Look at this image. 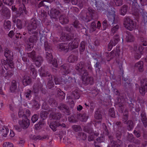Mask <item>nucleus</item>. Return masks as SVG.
<instances>
[{"label": "nucleus", "instance_id": "nucleus-1", "mask_svg": "<svg viewBox=\"0 0 147 147\" xmlns=\"http://www.w3.org/2000/svg\"><path fill=\"white\" fill-rule=\"evenodd\" d=\"M40 24V20H36L35 18H32L28 23L27 29L30 34H37L36 31H34L37 28L39 24Z\"/></svg>", "mask_w": 147, "mask_h": 147}, {"label": "nucleus", "instance_id": "nucleus-2", "mask_svg": "<svg viewBox=\"0 0 147 147\" xmlns=\"http://www.w3.org/2000/svg\"><path fill=\"white\" fill-rule=\"evenodd\" d=\"M124 26L130 31L133 30L135 27L134 21L129 16H126L123 20Z\"/></svg>", "mask_w": 147, "mask_h": 147}, {"label": "nucleus", "instance_id": "nucleus-3", "mask_svg": "<svg viewBox=\"0 0 147 147\" xmlns=\"http://www.w3.org/2000/svg\"><path fill=\"white\" fill-rule=\"evenodd\" d=\"M56 109L50 108L48 111L50 113L49 115L50 120H59L61 117L62 115L61 113L56 111Z\"/></svg>", "mask_w": 147, "mask_h": 147}, {"label": "nucleus", "instance_id": "nucleus-4", "mask_svg": "<svg viewBox=\"0 0 147 147\" xmlns=\"http://www.w3.org/2000/svg\"><path fill=\"white\" fill-rule=\"evenodd\" d=\"M46 113V111H42L40 113V116L41 119V120H40L38 122V124H37L35 125V129L36 130H38L40 129L44 125L45 122L44 120L45 119L47 118V115L49 113Z\"/></svg>", "mask_w": 147, "mask_h": 147}, {"label": "nucleus", "instance_id": "nucleus-5", "mask_svg": "<svg viewBox=\"0 0 147 147\" xmlns=\"http://www.w3.org/2000/svg\"><path fill=\"white\" fill-rule=\"evenodd\" d=\"M84 66V63L83 62H80L76 66L75 69L80 75L84 74V76H85L87 74V71L85 69Z\"/></svg>", "mask_w": 147, "mask_h": 147}, {"label": "nucleus", "instance_id": "nucleus-6", "mask_svg": "<svg viewBox=\"0 0 147 147\" xmlns=\"http://www.w3.org/2000/svg\"><path fill=\"white\" fill-rule=\"evenodd\" d=\"M141 86L139 88L140 92L142 96L144 95L146 92H147V78H144L140 82Z\"/></svg>", "mask_w": 147, "mask_h": 147}, {"label": "nucleus", "instance_id": "nucleus-7", "mask_svg": "<svg viewBox=\"0 0 147 147\" xmlns=\"http://www.w3.org/2000/svg\"><path fill=\"white\" fill-rule=\"evenodd\" d=\"M122 84L125 89H128L131 87L132 83L131 82L128 77L126 76L122 75Z\"/></svg>", "mask_w": 147, "mask_h": 147}, {"label": "nucleus", "instance_id": "nucleus-8", "mask_svg": "<svg viewBox=\"0 0 147 147\" xmlns=\"http://www.w3.org/2000/svg\"><path fill=\"white\" fill-rule=\"evenodd\" d=\"M59 126H61L63 127L66 128L67 127V126L65 123H63L61 124L57 121L51 122L50 125V127L54 131H56L57 128Z\"/></svg>", "mask_w": 147, "mask_h": 147}, {"label": "nucleus", "instance_id": "nucleus-9", "mask_svg": "<svg viewBox=\"0 0 147 147\" xmlns=\"http://www.w3.org/2000/svg\"><path fill=\"white\" fill-rule=\"evenodd\" d=\"M107 16L109 19L110 23L113 24L114 22L115 12L113 10V8L107 10Z\"/></svg>", "mask_w": 147, "mask_h": 147}, {"label": "nucleus", "instance_id": "nucleus-10", "mask_svg": "<svg viewBox=\"0 0 147 147\" xmlns=\"http://www.w3.org/2000/svg\"><path fill=\"white\" fill-rule=\"evenodd\" d=\"M1 14L4 18H9L11 14L9 9L7 7H3L0 10Z\"/></svg>", "mask_w": 147, "mask_h": 147}, {"label": "nucleus", "instance_id": "nucleus-11", "mask_svg": "<svg viewBox=\"0 0 147 147\" xmlns=\"http://www.w3.org/2000/svg\"><path fill=\"white\" fill-rule=\"evenodd\" d=\"M11 61L7 59H6V60L2 59L1 60L2 64L3 65H4V67L6 70L8 69L9 67L12 68L14 67L13 61Z\"/></svg>", "mask_w": 147, "mask_h": 147}, {"label": "nucleus", "instance_id": "nucleus-12", "mask_svg": "<svg viewBox=\"0 0 147 147\" xmlns=\"http://www.w3.org/2000/svg\"><path fill=\"white\" fill-rule=\"evenodd\" d=\"M57 47L59 51H63L65 52H67L69 50L68 45L67 43H62L58 44Z\"/></svg>", "mask_w": 147, "mask_h": 147}, {"label": "nucleus", "instance_id": "nucleus-13", "mask_svg": "<svg viewBox=\"0 0 147 147\" xmlns=\"http://www.w3.org/2000/svg\"><path fill=\"white\" fill-rule=\"evenodd\" d=\"M19 124L21 127L24 129L27 128L30 125L29 120L26 118L22 121H19Z\"/></svg>", "mask_w": 147, "mask_h": 147}, {"label": "nucleus", "instance_id": "nucleus-14", "mask_svg": "<svg viewBox=\"0 0 147 147\" xmlns=\"http://www.w3.org/2000/svg\"><path fill=\"white\" fill-rule=\"evenodd\" d=\"M51 2V1L49 0H42L38 4V7L39 8L42 7H44L46 9H48L50 5L49 3Z\"/></svg>", "mask_w": 147, "mask_h": 147}, {"label": "nucleus", "instance_id": "nucleus-15", "mask_svg": "<svg viewBox=\"0 0 147 147\" xmlns=\"http://www.w3.org/2000/svg\"><path fill=\"white\" fill-rule=\"evenodd\" d=\"M60 11L55 8H52L50 11V16L51 18L57 19V17L59 14Z\"/></svg>", "mask_w": 147, "mask_h": 147}, {"label": "nucleus", "instance_id": "nucleus-16", "mask_svg": "<svg viewBox=\"0 0 147 147\" xmlns=\"http://www.w3.org/2000/svg\"><path fill=\"white\" fill-rule=\"evenodd\" d=\"M4 55L7 59L10 61H12L13 59V54L12 52L10 51L8 48H6L4 52Z\"/></svg>", "mask_w": 147, "mask_h": 147}, {"label": "nucleus", "instance_id": "nucleus-17", "mask_svg": "<svg viewBox=\"0 0 147 147\" xmlns=\"http://www.w3.org/2000/svg\"><path fill=\"white\" fill-rule=\"evenodd\" d=\"M88 75V72H87V74L86 76H84V74L82 76V80L85 82L86 84H88L89 83L91 84L93 82V78L92 77H87Z\"/></svg>", "mask_w": 147, "mask_h": 147}, {"label": "nucleus", "instance_id": "nucleus-18", "mask_svg": "<svg viewBox=\"0 0 147 147\" xmlns=\"http://www.w3.org/2000/svg\"><path fill=\"white\" fill-rule=\"evenodd\" d=\"M61 69L63 71L62 74L63 75H66L69 73L71 71L69 69V65L67 64H64L61 66Z\"/></svg>", "mask_w": 147, "mask_h": 147}, {"label": "nucleus", "instance_id": "nucleus-19", "mask_svg": "<svg viewBox=\"0 0 147 147\" xmlns=\"http://www.w3.org/2000/svg\"><path fill=\"white\" fill-rule=\"evenodd\" d=\"M59 109L61 110H64V113L67 115H69L70 114V111L68 107L66 105L61 103L59 107Z\"/></svg>", "mask_w": 147, "mask_h": 147}, {"label": "nucleus", "instance_id": "nucleus-20", "mask_svg": "<svg viewBox=\"0 0 147 147\" xmlns=\"http://www.w3.org/2000/svg\"><path fill=\"white\" fill-rule=\"evenodd\" d=\"M32 79L29 76H24L22 82L25 86L30 84L32 82Z\"/></svg>", "mask_w": 147, "mask_h": 147}, {"label": "nucleus", "instance_id": "nucleus-21", "mask_svg": "<svg viewBox=\"0 0 147 147\" xmlns=\"http://www.w3.org/2000/svg\"><path fill=\"white\" fill-rule=\"evenodd\" d=\"M37 39V34H34V35L31 36L27 40L26 43L27 44H30V43H35L36 42Z\"/></svg>", "mask_w": 147, "mask_h": 147}, {"label": "nucleus", "instance_id": "nucleus-22", "mask_svg": "<svg viewBox=\"0 0 147 147\" xmlns=\"http://www.w3.org/2000/svg\"><path fill=\"white\" fill-rule=\"evenodd\" d=\"M59 21L60 23L62 24H67L69 20L68 18L65 15H61L59 18Z\"/></svg>", "mask_w": 147, "mask_h": 147}, {"label": "nucleus", "instance_id": "nucleus-23", "mask_svg": "<svg viewBox=\"0 0 147 147\" xmlns=\"http://www.w3.org/2000/svg\"><path fill=\"white\" fill-rule=\"evenodd\" d=\"M97 10L98 11H106V5L103 3H99L97 4V2H96L95 4Z\"/></svg>", "mask_w": 147, "mask_h": 147}, {"label": "nucleus", "instance_id": "nucleus-24", "mask_svg": "<svg viewBox=\"0 0 147 147\" xmlns=\"http://www.w3.org/2000/svg\"><path fill=\"white\" fill-rule=\"evenodd\" d=\"M134 66L137 68L138 71L140 72H142L144 71L143 62L142 61H140L136 63Z\"/></svg>", "mask_w": 147, "mask_h": 147}, {"label": "nucleus", "instance_id": "nucleus-25", "mask_svg": "<svg viewBox=\"0 0 147 147\" xmlns=\"http://www.w3.org/2000/svg\"><path fill=\"white\" fill-rule=\"evenodd\" d=\"M78 115L80 120L83 122L86 121L89 117V114L88 113H84L83 115L79 114Z\"/></svg>", "mask_w": 147, "mask_h": 147}, {"label": "nucleus", "instance_id": "nucleus-26", "mask_svg": "<svg viewBox=\"0 0 147 147\" xmlns=\"http://www.w3.org/2000/svg\"><path fill=\"white\" fill-rule=\"evenodd\" d=\"M125 124H127V129L129 131L131 130L134 126V123L131 120H129L127 121Z\"/></svg>", "mask_w": 147, "mask_h": 147}, {"label": "nucleus", "instance_id": "nucleus-27", "mask_svg": "<svg viewBox=\"0 0 147 147\" xmlns=\"http://www.w3.org/2000/svg\"><path fill=\"white\" fill-rule=\"evenodd\" d=\"M141 121L144 126L146 127L147 126V117L145 113H142L141 114Z\"/></svg>", "mask_w": 147, "mask_h": 147}, {"label": "nucleus", "instance_id": "nucleus-28", "mask_svg": "<svg viewBox=\"0 0 147 147\" xmlns=\"http://www.w3.org/2000/svg\"><path fill=\"white\" fill-rule=\"evenodd\" d=\"M128 6L126 5L122 6L120 9V13L121 15L124 16L127 13Z\"/></svg>", "mask_w": 147, "mask_h": 147}, {"label": "nucleus", "instance_id": "nucleus-29", "mask_svg": "<svg viewBox=\"0 0 147 147\" xmlns=\"http://www.w3.org/2000/svg\"><path fill=\"white\" fill-rule=\"evenodd\" d=\"M74 34L72 33H70L67 35L66 36H62L61 39L63 40H65L66 39L67 40H71L74 38Z\"/></svg>", "mask_w": 147, "mask_h": 147}, {"label": "nucleus", "instance_id": "nucleus-30", "mask_svg": "<svg viewBox=\"0 0 147 147\" xmlns=\"http://www.w3.org/2000/svg\"><path fill=\"white\" fill-rule=\"evenodd\" d=\"M35 62L36 64L38 66H39L42 62L43 61V59L42 57L40 56L35 57V59L33 60Z\"/></svg>", "mask_w": 147, "mask_h": 147}, {"label": "nucleus", "instance_id": "nucleus-31", "mask_svg": "<svg viewBox=\"0 0 147 147\" xmlns=\"http://www.w3.org/2000/svg\"><path fill=\"white\" fill-rule=\"evenodd\" d=\"M51 52H47L46 53L45 58L49 63H51L53 59Z\"/></svg>", "mask_w": 147, "mask_h": 147}, {"label": "nucleus", "instance_id": "nucleus-32", "mask_svg": "<svg viewBox=\"0 0 147 147\" xmlns=\"http://www.w3.org/2000/svg\"><path fill=\"white\" fill-rule=\"evenodd\" d=\"M78 57L75 55L71 54L68 57V61L69 63H74L78 60Z\"/></svg>", "mask_w": 147, "mask_h": 147}, {"label": "nucleus", "instance_id": "nucleus-33", "mask_svg": "<svg viewBox=\"0 0 147 147\" xmlns=\"http://www.w3.org/2000/svg\"><path fill=\"white\" fill-rule=\"evenodd\" d=\"M17 89L16 82L15 80H13L10 86V89L12 92H14Z\"/></svg>", "mask_w": 147, "mask_h": 147}, {"label": "nucleus", "instance_id": "nucleus-34", "mask_svg": "<svg viewBox=\"0 0 147 147\" xmlns=\"http://www.w3.org/2000/svg\"><path fill=\"white\" fill-rule=\"evenodd\" d=\"M40 98L38 96V95H36L34 99L33 100L34 105L36 108L39 107L40 104L39 103V101L40 100Z\"/></svg>", "mask_w": 147, "mask_h": 147}, {"label": "nucleus", "instance_id": "nucleus-35", "mask_svg": "<svg viewBox=\"0 0 147 147\" xmlns=\"http://www.w3.org/2000/svg\"><path fill=\"white\" fill-rule=\"evenodd\" d=\"M57 96L60 99H63L65 96V94L63 91H61L60 89H57Z\"/></svg>", "mask_w": 147, "mask_h": 147}, {"label": "nucleus", "instance_id": "nucleus-36", "mask_svg": "<svg viewBox=\"0 0 147 147\" xmlns=\"http://www.w3.org/2000/svg\"><path fill=\"white\" fill-rule=\"evenodd\" d=\"M48 102L51 107H55L57 106V103L56 101L53 98H50L48 100Z\"/></svg>", "mask_w": 147, "mask_h": 147}, {"label": "nucleus", "instance_id": "nucleus-37", "mask_svg": "<svg viewBox=\"0 0 147 147\" xmlns=\"http://www.w3.org/2000/svg\"><path fill=\"white\" fill-rule=\"evenodd\" d=\"M110 84L111 85L112 89H113V92L115 94H116L118 96H119L120 95V93L118 91V90L116 88V86L114 85V84H115V83H111Z\"/></svg>", "mask_w": 147, "mask_h": 147}, {"label": "nucleus", "instance_id": "nucleus-38", "mask_svg": "<svg viewBox=\"0 0 147 147\" xmlns=\"http://www.w3.org/2000/svg\"><path fill=\"white\" fill-rule=\"evenodd\" d=\"M105 54L106 55V56L109 57L110 59L113 58L116 55L115 51L114 50L111 51L110 54H109L108 52H106L105 53Z\"/></svg>", "mask_w": 147, "mask_h": 147}, {"label": "nucleus", "instance_id": "nucleus-39", "mask_svg": "<svg viewBox=\"0 0 147 147\" xmlns=\"http://www.w3.org/2000/svg\"><path fill=\"white\" fill-rule=\"evenodd\" d=\"M134 138L132 134L128 133L126 137V140L127 141L130 142L132 143V142H134Z\"/></svg>", "mask_w": 147, "mask_h": 147}, {"label": "nucleus", "instance_id": "nucleus-40", "mask_svg": "<svg viewBox=\"0 0 147 147\" xmlns=\"http://www.w3.org/2000/svg\"><path fill=\"white\" fill-rule=\"evenodd\" d=\"M47 87L49 89L51 90H53L55 89V88H56V87H55L53 81H48L47 84Z\"/></svg>", "mask_w": 147, "mask_h": 147}, {"label": "nucleus", "instance_id": "nucleus-41", "mask_svg": "<svg viewBox=\"0 0 147 147\" xmlns=\"http://www.w3.org/2000/svg\"><path fill=\"white\" fill-rule=\"evenodd\" d=\"M95 118L97 119H101L102 117V115L101 114V112L99 111V109H97L94 115Z\"/></svg>", "mask_w": 147, "mask_h": 147}, {"label": "nucleus", "instance_id": "nucleus-42", "mask_svg": "<svg viewBox=\"0 0 147 147\" xmlns=\"http://www.w3.org/2000/svg\"><path fill=\"white\" fill-rule=\"evenodd\" d=\"M127 36L126 37L128 41L131 42L134 41V38L133 36L129 32H127Z\"/></svg>", "mask_w": 147, "mask_h": 147}, {"label": "nucleus", "instance_id": "nucleus-43", "mask_svg": "<svg viewBox=\"0 0 147 147\" xmlns=\"http://www.w3.org/2000/svg\"><path fill=\"white\" fill-rule=\"evenodd\" d=\"M28 56L31 58L33 60L35 59L36 53L35 51L32 50V51L27 53Z\"/></svg>", "mask_w": 147, "mask_h": 147}, {"label": "nucleus", "instance_id": "nucleus-44", "mask_svg": "<svg viewBox=\"0 0 147 147\" xmlns=\"http://www.w3.org/2000/svg\"><path fill=\"white\" fill-rule=\"evenodd\" d=\"M44 48L45 51L48 52L52 51V48L47 42H45L44 44Z\"/></svg>", "mask_w": 147, "mask_h": 147}, {"label": "nucleus", "instance_id": "nucleus-45", "mask_svg": "<svg viewBox=\"0 0 147 147\" xmlns=\"http://www.w3.org/2000/svg\"><path fill=\"white\" fill-rule=\"evenodd\" d=\"M103 25V30H105L107 28H108L110 26V24L108 23L107 21L106 20H104L102 22Z\"/></svg>", "mask_w": 147, "mask_h": 147}, {"label": "nucleus", "instance_id": "nucleus-46", "mask_svg": "<svg viewBox=\"0 0 147 147\" xmlns=\"http://www.w3.org/2000/svg\"><path fill=\"white\" fill-rule=\"evenodd\" d=\"M117 44V41L115 42H114V41L111 40L108 45V51H111V50L113 46H115Z\"/></svg>", "mask_w": 147, "mask_h": 147}, {"label": "nucleus", "instance_id": "nucleus-47", "mask_svg": "<svg viewBox=\"0 0 147 147\" xmlns=\"http://www.w3.org/2000/svg\"><path fill=\"white\" fill-rule=\"evenodd\" d=\"M4 26L5 29H9L11 27V22L9 21H5L4 23Z\"/></svg>", "mask_w": 147, "mask_h": 147}, {"label": "nucleus", "instance_id": "nucleus-48", "mask_svg": "<svg viewBox=\"0 0 147 147\" xmlns=\"http://www.w3.org/2000/svg\"><path fill=\"white\" fill-rule=\"evenodd\" d=\"M27 45V46L26 48V51L27 53L31 52L33 48V44H29Z\"/></svg>", "mask_w": 147, "mask_h": 147}, {"label": "nucleus", "instance_id": "nucleus-49", "mask_svg": "<svg viewBox=\"0 0 147 147\" xmlns=\"http://www.w3.org/2000/svg\"><path fill=\"white\" fill-rule=\"evenodd\" d=\"M68 120L71 123H76L78 121L74 115H71L69 117Z\"/></svg>", "mask_w": 147, "mask_h": 147}, {"label": "nucleus", "instance_id": "nucleus-50", "mask_svg": "<svg viewBox=\"0 0 147 147\" xmlns=\"http://www.w3.org/2000/svg\"><path fill=\"white\" fill-rule=\"evenodd\" d=\"M77 135L79 137H81L82 140H85L87 138L86 134L83 132H78Z\"/></svg>", "mask_w": 147, "mask_h": 147}, {"label": "nucleus", "instance_id": "nucleus-51", "mask_svg": "<svg viewBox=\"0 0 147 147\" xmlns=\"http://www.w3.org/2000/svg\"><path fill=\"white\" fill-rule=\"evenodd\" d=\"M73 129L75 132H77L82 130V128L79 125H74L72 126Z\"/></svg>", "mask_w": 147, "mask_h": 147}, {"label": "nucleus", "instance_id": "nucleus-52", "mask_svg": "<svg viewBox=\"0 0 147 147\" xmlns=\"http://www.w3.org/2000/svg\"><path fill=\"white\" fill-rule=\"evenodd\" d=\"M42 76L46 77L49 80V81H52L53 77L51 74L47 72L46 74L44 73L42 74Z\"/></svg>", "mask_w": 147, "mask_h": 147}, {"label": "nucleus", "instance_id": "nucleus-53", "mask_svg": "<svg viewBox=\"0 0 147 147\" xmlns=\"http://www.w3.org/2000/svg\"><path fill=\"white\" fill-rule=\"evenodd\" d=\"M125 114L123 113L122 117V121L124 124H125V123H126L127 121H128L127 120L128 118V115L127 114V112Z\"/></svg>", "mask_w": 147, "mask_h": 147}, {"label": "nucleus", "instance_id": "nucleus-54", "mask_svg": "<svg viewBox=\"0 0 147 147\" xmlns=\"http://www.w3.org/2000/svg\"><path fill=\"white\" fill-rule=\"evenodd\" d=\"M115 5L117 7L120 6L123 4V0H113Z\"/></svg>", "mask_w": 147, "mask_h": 147}, {"label": "nucleus", "instance_id": "nucleus-55", "mask_svg": "<svg viewBox=\"0 0 147 147\" xmlns=\"http://www.w3.org/2000/svg\"><path fill=\"white\" fill-rule=\"evenodd\" d=\"M88 11L90 14V17L91 18V19H93V15L92 14H95L96 13V11L90 7H89L88 8Z\"/></svg>", "mask_w": 147, "mask_h": 147}, {"label": "nucleus", "instance_id": "nucleus-56", "mask_svg": "<svg viewBox=\"0 0 147 147\" xmlns=\"http://www.w3.org/2000/svg\"><path fill=\"white\" fill-rule=\"evenodd\" d=\"M72 94L74 95V98L76 99L79 98L80 97V94L77 90H75L72 92Z\"/></svg>", "mask_w": 147, "mask_h": 147}, {"label": "nucleus", "instance_id": "nucleus-57", "mask_svg": "<svg viewBox=\"0 0 147 147\" xmlns=\"http://www.w3.org/2000/svg\"><path fill=\"white\" fill-rule=\"evenodd\" d=\"M46 138H47V137L46 136H43V137L40 138V136H34L32 137V138H31L32 139L34 140H36L38 139L43 140L44 139H46Z\"/></svg>", "mask_w": 147, "mask_h": 147}, {"label": "nucleus", "instance_id": "nucleus-58", "mask_svg": "<svg viewBox=\"0 0 147 147\" xmlns=\"http://www.w3.org/2000/svg\"><path fill=\"white\" fill-rule=\"evenodd\" d=\"M109 113L110 115L112 117L115 118V117L114 109L113 108H111L109 109Z\"/></svg>", "mask_w": 147, "mask_h": 147}, {"label": "nucleus", "instance_id": "nucleus-59", "mask_svg": "<svg viewBox=\"0 0 147 147\" xmlns=\"http://www.w3.org/2000/svg\"><path fill=\"white\" fill-rule=\"evenodd\" d=\"M94 59L95 60V62H96V61H97L96 64L94 66L96 68H97L98 69V71H100V69L101 67L100 63V62L98 61V60L96 58H94Z\"/></svg>", "mask_w": 147, "mask_h": 147}, {"label": "nucleus", "instance_id": "nucleus-60", "mask_svg": "<svg viewBox=\"0 0 147 147\" xmlns=\"http://www.w3.org/2000/svg\"><path fill=\"white\" fill-rule=\"evenodd\" d=\"M42 35H44L46 37H47L48 36H51V34L50 33V32L49 31L47 32L46 31V30L44 29L42 31H41V33L42 34Z\"/></svg>", "mask_w": 147, "mask_h": 147}, {"label": "nucleus", "instance_id": "nucleus-61", "mask_svg": "<svg viewBox=\"0 0 147 147\" xmlns=\"http://www.w3.org/2000/svg\"><path fill=\"white\" fill-rule=\"evenodd\" d=\"M3 1L5 4L11 6L13 3V0H3Z\"/></svg>", "mask_w": 147, "mask_h": 147}, {"label": "nucleus", "instance_id": "nucleus-62", "mask_svg": "<svg viewBox=\"0 0 147 147\" xmlns=\"http://www.w3.org/2000/svg\"><path fill=\"white\" fill-rule=\"evenodd\" d=\"M84 131L89 134H91L93 132L92 129L88 127H85Z\"/></svg>", "mask_w": 147, "mask_h": 147}, {"label": "nucleus", "instance_id": "nucleus-63", "mask_svg": "<svg viewBox=\"0 0 147 147\" xmlns=\"http://www.w3.org/2000/svg\"><path fill=\"white\" fill-rule=\"evenodd\" d=\"M121 132L119 130H117L115 133V137L117 139H120L122 136Z\"/></svg>", "mask_w": 147, "mask_h": 147}, {"label": "nucleus", "instance_id": "nucleus-64", "mask_svg": "<svg viewBox=\"0 0 147 147\" xmlns=\"http://www.w3.org/2000/svg\"><path fill=\"white\" fill-rule=\"evenodd\" d=\"M16 14L18 16H20L23 13L22 8V7H20L18 10L16 11Z\"/></svg>", "mask_w": 147, "mask_h": 147}]
</instances>
